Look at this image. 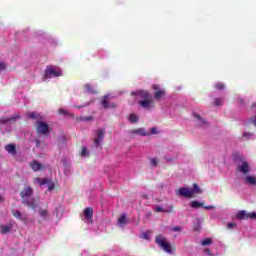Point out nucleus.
<instances>
[{"label": "nucleus", "instance_id": "obj_25", "mask_svg": "<svg viewBox=\"0 0 256 256\" xmlns=\"http://www.w3.org/2000/svg\"><path fill=\"white\" fill-rule=\"evenodd\" d=\"M13 231V225L9 224L7 226H2L1 233H11Z\"/></svg>", "mask_w": 256, "mask_h": 256}, {"label": "nucleus", "instance_id": "obj_40", "mask_svg": "<svg viewBox=\"0 0 256 256\" xmlns=\"http://www.w3.org/2000/svg\"><path fill=\"white\" fill-rule=\"evenodd\" d=\"M172 231L181 232V231H183V229L180 226H176V227L172 228Z\"/></svg>", "mask_w": 256, "mask_h": 256}, {"label": "nucleus", "instance_id": "obj_43", "mask_svg": "<svg viewBox=\"0 0 256 256\" xmlns=\"http://www.w3.org/2000/svg\"><path fill=\"white\" fill-rule=\"evenodd\" d=\"M151 163H152V165H153L154 167H157V165H158L157 159H155V158H152V159H151Z\"/></svg>", "mask_w": 256, "mask_h": 256}, {"label": "nucleus", "instance_id": "obj_13", "mask_svg": "<svg viewBox=\"0 0 256 256\" xmlns=\"http://www.w3.org/2000/svg\"><path fill=\"white\" fill-rule=\"evenodd\" d=\"M22 205H26V207H29L30 209H37L35 198H26L22 200Z\"/></svg>", "mask_w": 256, "mask_h": 256}, {"label": "nucleus", "instance_id": "obj_20", "mask_svg": "<svg viewBox=\"0 0 256 256\" xmlns=\"http://www.w3.org/2000/svg\"><path fill=\"white\" fill-rule=\"evenodd\" d=\"M28 118L29 119H37V121H41L43 119V117L41 115H39V113H37V112L28 113Z\"/></svg>", "mask_w": 256, "mask_h": 256}, {"label": "nucleus", "instance_id": "obj_10", "mask_svg": "<svg viewBox=\"0 0 256 256\" xmlns=\"http://www.w3.org/2000/svg\"><path fill=\"white\" fill-rule=\"evenodd\" d=\"M178 195L180 197H187L188 199H191L193 197V192L189 188L182 187L178 190Z\"/></svg>", "mask_w": 256, "mask_h": 256}, {"label": "nucleus", "instance_id": "obj_7", "mask_svg": "<svg viewBox=\"0 0 256 256\" xmlns=\"http://www.w3.org/2000/svg\"><path fill=\"white\" fill-rule=\"evenodd\" d=\"M138 105H140V107H142L143 109H153V107H155V102L152 98H148L146 100L138 102Z\"/></svg>", "mask_w": 256, "mask_h": 256}, {"label": "nucleus", "instance_id": "obj_45", "mask_svg": "<svg viewBox=\"0 0 256 256\" xmlns=\"http://www.w3.org/2000/svg\"><path fill=\"white\" fill-rule=\"evenodd\" d=\"M250 121L253 123V125H255V127H256V117L253 119V117L252 118H250Z\"/></svg>", "mask_w": 256, "mask_h": 256}, {"label": "nucleus", "instance_id": "obj_24", "mask_svg": "<svg viewBox=\"0 0 256 256\" xmlns=\"http://www.w3.org/2000/svg\"><path fill=\"white\" fill-rule=\"evenodd\" d=\"M84 87L88 93H91V95H96L97 91L95 88H93V86H91V84H85Z\"/></svg>", "mask_w": 256, "mask_h": 256}, {"label": "nucleus", "instance_id": "obj_23", "mask_svg": "<svg viewBox=\"0 0 256 256\" xmlns=\"http://www.w3.org/2000/svg\"><path fill=\"white\" fill-rule=\"evenodd\" d=\"M192 196L199 195L202 193L201 188H199V184H193V189L191 190Z\"/></svg>", "mask_w": 256, "mask_h": 256}, {"label": "nucleus", "instance_id": "obj_42", "mask_svg": "<svg viewBox=\"0 0 256 256\" xmlns=\"http://www.w3.org/2000/svg\"><path fill=\"white\" fill-rule=\"evenodd\" d=\"M142 237H143L144 239H146L147 241H149V232H144V233L142 234Z\"/></svg>", "mask_w": 256, "mask_h": 256}, {"label": "nucleus", "instance_id": "obj_17", "mask_svg": "<svg viewBox=\"0 0 256 256\" xmlns=\"http://www.w3.org/2000/svg\"><path fill=\"white\" fill-rule=\"evenodd\" d=\"M5 149L7 151V153H9L10 155H12L13 157H15V155H17V147L13 144H7L5 146Z\"/></svg>", "mask_w": 256, "mask_h": 256}, {"label": "nucleus", "instance_id": "obj_49", "mask_svg": "<svg viewBox=\"0 0 256 256\" xmlns=\"http://www.w3.org/2000/svg\"><path fill=\"white\" fill-rule=\"evenodd\" d=\"M167 161H173V158H168Z\"/></svg>", "mask_w": 256, "mask_h": 256}, {"label": "nucleus", "instance_id": "obj_28", "mask_svg": "<svg viewBox=\"0 0 256 256\" xmlns=\"http://www.w3.org/2000/svg\"><path fill=\"white\" fill-rule=\"evenodd\" d=\"M119 225H126L127 224V215L123 214L119 219H118Z\"/></svg>", "mask_w": 256, "mask_h": 256}, {"label": "nucleus", "instance_id": "obj_14", "mask_svg": "<svg viewBox=\"0 0 256 256\" xmlns=\"http://www.w3.org/2000/svg\"><path fill=\"white\" fill-rule=\"evenodd\" d=\"M17 119H21V115L14 114L13 116H10V117H4L1 119V123H15Z\"/></svg>", "mask_w": 256, "mask_h": 256}, {"label": "nucleus", "instance_id": "obj_32", "mask_svg": "<svg viewBox=\"0 0 256 256\" xmlns=\"http://www.w3.org/2000/svg\"><path fill=\"white\" fill-rule=\"evenodd\" d=\"M213 243V240H211V238H207V239H205V240H203L202 242H201V245L203 246V247H207V245H211Z\"/></svg>", "mask_w": 256, "mask_h": 256}, {"label": "nucleus", "instance_id": "obj_22", "mask_svg": "<svg viewBox=\"0 0 256 256\" xmlns=\"http://www.w3.org/2000/svg\"><path fill=\"white\" fill-rule=\"evenodd\" d=\"M174 207L170 206L169 210L163 209L161 206L156 207V213H171L173 211Z\"/></svg>", "mask_w": 256, "mask_h": 256}, {"label": "nucleus", "instance_id": "obj_19", "mask_svg": "<svg viewBox=\"0 0 256 256\" xmlns=\"http://www.w3.org/2000/svg\"><path fill=\"white\" fill-rule=\"evenodd\" d=\"M131 133L133 135H142V137H146L147 132L145 131V128H138V129H135V130H132Z\"/></svg>", "mask_w": 256, "mask_h": 256}, {"label": "nucleus", "instance_id": "obj_27", "mask_svg": "<svg viewBox=\"0 0 256 256\" xmlns=\"http://www.w3.org/2000/svg\"><path fill=\"white\" fill-rule=\"evenodd\" d=\"M36 181H38L39 185L43 186V185H47L50 181L49 178H36Z\"/></svg>", "mask_w": 256, "mask_h": 256}, {"label": "nucleus", "instance_id": "obj_9", "mask_svg": "<svg viewBox=\"0 0 256 256\" xmlns=\"http://www.w3.org/2000/svg\"><path fill=\"white\" fill-rule=\"evenodd\" d=\"M33 196V188L32 187H25L23 191L20 193V197L23 200L30 199Z\"/></svg>", "mask_w": 256, "mask_h": 256}, {"label": "nucleus", "instance_id": "obj_37", "mask_svg": "<svg viewBox=\"0 0 256 256\" xmlns=\"http://www.w3.org/2000/svg\"><path fill=\"white\" fill-rule=\"evenodd\" d=\"M58 113L59 115H70L69 112L65 110V108H59Z\"/></svg>", "mask_w": 256, "mask_h": 256}, {"label": "nucleus", "instance_id": "obj_33", "mask_svg": "<svg viewBox=\"0 0 256 256\" xmlns=\"http://www.w3.org/2000/svg\"><path fill=\"white\" fill-rule=\"evenodd\" d=\"M138 119H139V117H137L136 114H131L129 117L130 123H137Z\"/></svg>", "mask_w": 256, "mask_h": 256}, {"label": "nucleus", "instance_id": "obj_30", "mask_svg": "<svg viewBox=\"0 0 256 256\" xmlns=\"http://www.w3.org/2000/svg\"><path fill=\"white\" fill-rule=\"evenodd\" d=\"M215 89H217L218 91H223V89H225V84H223V82H218L214 85Z\"/></svg>", "mask_w": 256, "mask_h": 256}, {"label": "nucleus", "instance_id": "obj_5", "mask_svg": "<svg viewBox=\"0 0 256 256\" xmlns=\"http://www.w3.org/2000/svg\"><path fill=\"white\" fill-rule=\"evenodd\" d=\"M105 133H106L105 128H99L98 130L95 131V135L97 136L93 140L95 147L101 146V141H103V139L105 138Z\"/></svg>", "mask_w": 256, "mask_h": 256}, {"label": "nucleus", "instance_id": "obj_39", "mask_svg": "<svg viewBox=\"0 0 256 256\" xmlns=\"http://www.w3.org/2000/svg\"><path fill=\"white\" fill-rule=\"evenodd\" d=\"M227 227H228V229H235V227H237V224L234 222H230L227 224Z\"/></svg>", "mask_w": 256, "mask_h": 256}, {"label": "nucleus", "instance_id": "obj_31", "mask_svg": "<svg viewBox=\"0 0 256 256\" xmlns=\"http://www.w3.org/2000/svg\"><path fill=\"white\" fill-rule=\"evenodd\" d=\"M81 157H89V151L87 150V147L83 146L81 153H80Z\"/></svg>", "mask_w": 256, "mask_h": 256}, {"label": "nucleus", "instance_id": "obj_38", "mask_svg": "<svg viewBox=\"0 0 256 256\" xmlns=\"http://www.w3.org/2000/svg\"><path fill=\"white\" fill-rule=\"evenodd\" d=\"M78 121H93L92 116L78 118Z\"/></svg>", "mask_w": 256, "mask_h": 256}, {"label": "nucleus", "instance_id": "obj_48", "mask_svg": "<svg viewBox=\"0 0 256 256\" xmlns=\"http://www.w3.org/2000/svg\"><path fill=\"white\" fill-rule=\"evenodd\" d=\"M1 69H5V64L4 63L1 64Z\"/></svg>", "mask_w": 256, "mask_h": 256}, {"label": "nucleus", "instance_id": "obj_6", "mask_svg": "<svg viewBox=\"0 0 256 256\" xmlns=\"http://www.w3.org/2000/svg\"><path fill=\"white\" fill-rule=\"evenodd\" d=\"M236 219H239L240 221L247 220V219H256V213L255 212L247 213V211L241 210L236 214Z\"/></svg>", "mask_w": 256, "mask_h": 256}, {"label": "nucleus", "instance_id": "obj_16", "mask_svg": "<svg viewBox=\"0 0 256 256\" xmlns=\"http://www.w3.org/2000/svg\"><path fill=\"white\" fill-rule=\"evenodd\" d=\"M12 214L14 215V217L16 219H20V221H27V214L21 213V211H19V210H16V211L13 210Z\"/></svg>", "mask_w": 256, "mask_h": 256}, {"label": "nucleus", "instance_id": "obj_26", "mask_svg": "<svg viewBox=\"0 0 256 256\" xmlns=\"http://www.w3.org/2000/svg\"><path fill=\"white\" fill-rule=\"evenodd\" d=\"M245 181L248 183V185H256V178L253 176H247Z\"/></svg>", "mask_w": 256, "mask_h": 256}, {"label": "nucleus", "instance_id": "obj_2", "mask_svg": "<svg viewBox=\"0 0 256 256\" xmlns=\"http://www.w3.org/2000/svg\"><path fill=\"white\" fill-rule=\"evenodd\" d=\"M156 243L159 245V247H162L166 253H172L171 242H168L163 235L156 236Z\"/></svg>", "mask_w": 256, "mask_h": 256}, {"label": "nucleus", "instance_id": "obj_41", "mask_svg": "<svg viewBox=\"0 0 256 256\" xmlns=\"http://www.w3.org/2000/svg\"><path fill=\"white\" fill-rule=\"evenodd\" d=\"M151 135H157V128L153 127L150 129Z\"/></svg>", "mask_w": 256, "mask_h": 256}, {"label": "nucleus", "instance_id": "obj_21", "mask_svg": "<svg viewBox=\"0 0 256 256\" xmlns=\"http://www.w3.org/2000/svg\"><path fill=\"white\" fill-rule=\"evenodd\" d=\"M48 207H49V205L46 204L44 209H42V208L38 209V213H39L40 217H43L45 219L49 215V213L47 212Z\"/></svg>", "mask_w": 256, "mask_h": 256}, {"label": "nucleus", "instance_id": "obj_3", "mask_svg": "<svg viewBox=\"0 0 256 256\" xmlns=\"http://www.w3.org/2000/svg\"><path fill=\"white\" fill-rule=\"evenodd\" d=\"M36 133L37 135H49L51 133V128L49 127V124L39 121L36 123Z\"/></svg>", "mask_w": 256, "mask_h": 256}, {"label": "nucleus", "instance_id": "obj_44", "mask_svg": "<svg viewBox=\"0 0 256 256\" xmlns=\"http://www.w3.org/2000/svg\"><path fill=\"white\" fill-rule=\"evenodd\" d=\"M204 253H205L206 255H211V250H210L209 248H206V249L204 250Z\"/></svg>", "mask_w": 256, "mask_h": 256}, {"label": "nucleus", "instance_id": "obj_29", "mask_svg": "<svg viewBox=\"0 0 256 256\" xmlns=\"http://www.w3.org/2000/svg\"><path fill=\"white\" fill-rule=\"evenodd\" d=\"M191 207L193 209H199V207H203V203L198 202V201H192L191 202Z\"/></svg>", "mask_w": 256, "mask_h": 256}, {"label": "nucleus", "instance_id": "obj_35", "mask_svg": "<svg viewBox=\"0 0 256 256\" xmlns=\"http://www.w3.org/2000/svg\"><path fill=\"white\" fill-rule=\"evenodd\" d=\"M194 117L202 123V125H207V121L199 116V114H194Z\"/></svg>", "mask_w": 256, "mask_h": 256}, {"label": "nucleus", "instance_id": "obj_15", "mask_svg": "<svg viewBox=\"0 0 256 256\" xmlns=\"http://www.w3.org/2000/svg\"><path fill=\"white\" fill-rule=\"evenodd\" d=\"M84 217H85V219L90 221V223H93V208L86 207L84 209Z\"/></svg>", "mask_w": 256, "mask_h": 256}, {"label": "nucleus", "instance_id": "obj_11", "mask_svg": "<svg viewBox=\"0 0 256 256\" xmlns=\"http://www.w3.org/2000/svg\"><path fill=\"white\" fill-rule=\"evenodd\" d=\"M152 88L154 89V91H156V92L154 93V98L157 99V101H159V99H161V97H165V90L160 89V88H159V85L154 84V85L152 86Z\"/></svg>", "mask_w": 256, "mask_h": 256}, {"label": "nucleus", "instance_id": "obj_46", "mask_svg": "<svg viewBox=\"0 0 256 256\" xmlns=\"http://www.w3.org/2000/svg\"><path fill=\"white\" fill-rule=\"evenodd\" d=\"M36 147H41V140H36Z\"/></svg>", "mask_w": 256, "mask_h": 256}, {"label": "nucleus", "instance_id": "obj_1", "mask_svg": "<svg viewBox=\"0 0 256 256\" xmlns=\"http://www.w3.org/2000/svg\"><path fill=\"white\" fill-rule=\"evenodd\" d=\"M61 75H63V72L59 69V67H55L53 65L46 67L44 71L45 79H52V77H61Z\"/></svg>", "mask_w": 256, "mask_h": 256}, {"label": "nucleus", "instance_id": "obj_12", "mask_svg": "<svg viewBox=\"0 0 256 256\" xmlns=\"http://www.w3.org/2000/svg\"><path fill=\"white\" fill-rule=\"evenodd\" d=\"M131 95H137L143 101L152 98L151 94L149 92L145 91V90H139L137 92H132Z\"/></svg>", "mask_w": 256, "mask_h": 256}, {"label": "nucleus", "instance_id": "obj_51", "mask_svg": "<svg viewBox=\"0 0 256 256\" xmlns=\"http://www.w3.org/2000/svg\"><path fill=\"white\" fill-rule=\"evenodd\" d=\"M244 137H247V133H244Z\"/></svg>", "mask_w": 256, "mask_h": 256}, {"label": "nucleus", "instance_id": "obj_36", "mask_svg": "<svg viewBox=\"0 0 256 256\" xmlns=\"http://www.w3.org/2000/svg\"><path fill=\"white\" fill-rule=\"evenodd\" d=\"M47 185L48 191H53V189H55V183H53V181L49 180Z\"/></svg>", "mask_w": 256, "mask_h": 256}, {"label": "nucleus", "instance_id": "obj_4", "mask_svg": "<svg viewBox=\"0 0 256 256\" xmlns=\"http://www.w3.org/2000/svg\"><path fill=\"white\" fill-rule=\"evenodd\" d=\"M101 105L104 109H116L117 104L111 102V95H104L101 99Z\"/></svg>", "mask_w": 256, "mask_h": 256}, {"label": "nucleus", "instance_id": "obj_34", "mask_svg": "<svg viewBox=\"0 0 256 256\" xmlns=\"http://www.w3.org/2000/svg\"><path fill=\"white\" fill-rule=\"evenodd\" d=\"M214 105H215L216 107H221V105H223V99H221V98H215V100H214Z\"/></svg>", "mask_w": 256, "mask_h": 256}, {"label": "nucleus", "instance_id": "obj_47", "mask_svg": "<svg viewBox=\"0 0 256 256\" xmlns=\"http://www.w3.org/2000/svg\"><path fill=\"white\" fill-rule=\"evenodd\" d=\"M205 209H214L213 206H206Z\"/></svg>", "mask_w": 256, "mask_h": 256}, {"label": "nucleus", "instance_id": "obj_52", "mask_svg": "<svg viewBox=\"0 0 256 256\" xmlns=\"http://www.w3.org/2000/svg\"><path fill=\"white\" fill-rule=\"evenodd\" d=\"M255 106H256L255 104L252 105V107H255Z\"/></svg>", "mask_w": 256, "mask_h": 256}, {"label": "nucleus", "instance_id": "obj_8", "mask_svg": "<svg viewBox=\"0 0 256 256\" xmlns=\"http://www.w3.org/2000/svg\"><path fill=\"white\" fill-rule=\"evenodd\" d=\"M238 171L242 173V175H249L251 172L249 163L247 161H242L241 165H238Z\"/></svg>", "mask_w": 256, "mask_h": 256}, {"label": "nucleus", "instance_id": "obj_18", "mask_svg": "<svg viewBox=\"0 0 256 256\" xmlns=\"http://www.w3.org/2000/svg\"><path fill=\"white\" fill-rule=\"evenodd\" d=\"M30 167L34 170V171H41V169H43V165H41V163H39L37 160H34L30 163Z\"/></svg>", "mask_w": 256, "mask_h": 256}, {"label": "nucleus", "instance_id": "obj_50", "mask_svg": "<svg viewBox=\"0 0 256 256\" xmlns=\"http://www.w3.org/2000/svg\"><path fill=\"white\" fill-rule=\"evenodd\" d=\"M239 103H243V99H239Z\"/></svg>", "mask_w": 256, "mask_h": 256}]
</instances>
